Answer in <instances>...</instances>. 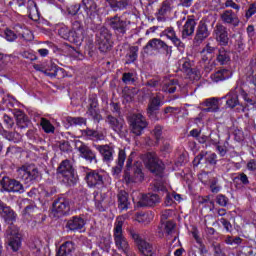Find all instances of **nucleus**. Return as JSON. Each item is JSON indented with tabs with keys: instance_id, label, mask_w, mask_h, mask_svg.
<instances>
[{
	"instance_id": "nucleus-4",
	"label": "nucleus",
	"mask_w": 256,
	"mask_h": 256,
	"mask_svg": "<svg viewBox=\"0 0 256 256\" xmlns=\"http://www.w3.org/2000/svg\"><path fill=\"white\" fill-rule=\"evenodd\" d=\"M85 181L88 187H103L105 183H111V178L105 171L92 170L86 173Z\"/></svg>"
},
{
	"instance_id": "nucleus-51",
	"label": "nucleus",
	"mask_w": 256,
	"mask_h": 256,
	"mask_svg": "<svg viewBox=\"0 0 256 256\" xmlns=\"http://www.w3.org/2000/svg\"><path fill=\"white\" fill-rule=\"evenodd\" d=\"M99 247L102 251H109L111 249V238H101Z\"/></svg>"
},
{
	"instance_id": "nucleus-24",
	"label": "nucleus",
	"mask_w": 256,
	"mask_h": 256,
	"mask_svg": "<svg viewBox=\"0 0 256 256\" xmlns=\"http://www.w3.org/2000/svg\"><path fill=\"white\" fill-rule=\"evenodd\" d=\"M173 9V0H165L163 1L160 9L157 12V21H165V15L171 13Z\"/></svg>"
},
{
	"instance_id": "nucleus-64",
	"label": "nucleus",
	"mask_w": 256,
	"mask_h": 256,
	"mask_svg": "<svg viewBox=\"0 0 256 256\" xmlns=\"http://www.w3.org/2000/svg\"><path fill=\"white\" fill-rule=\"evenodd\" d=\"M246 168L248 171H256V159H250L246 164Z\"/></svg>"
},
{
	"instance_id": "nucleus-33",
	"label": "nucleus",
	"mask_w": 256,
	"mask_h": 256,
	"mask_svg": "<svg viewBox=\"0 0 256 256\" xmlns=\"http://www.w3.org/2000/svg\"><path fill=\"white\" fill-rule=\"evenodd\" d=\"M106 123L110 125L111 129H113L115 133H121V131H123V120H119L113 116H108L106 119Z\"/></svg>"
},
{
	"instance_id": "nucleus-35",
	"label": "nucleus",
	"mask_w": 256,
	"mask_h": 256,
	"mask_svg": "<svg viewBox=\"0 0 256 256\" xmlns=\"http://www.w3.org/2000/svg\"><path fill=\"white\" fill-rule=\"evenodd\" d=\"M100 51H109L112 47L111 34L101 33L100 34Z\"/></svg>"
},
{
	"instance_id": "nucleus-17",
	"label": "nucleus",
	"mask_w": 256,
	"mask_h": 256,
	"mask_svg": "<svg viewBox=\"0 0 256 256\" xmlns=\"http://www.w3.org/2000/svg\"><path fill=\"white\" fill-rule=\"evenodd\" d=\"M124 179L126 183H141L145 179V175L140 167H135L132 173H129V170L125 171Z\"/></svg>"
},
{
	"instance_id": "nucleus-5",
	"label": "nucleus",
	"mask_w": 256,
	"mask_h": 256,
	"mask_svg": "<svg viewBox=\"0 0 256 256\" xmlns=\"http://www.w3.org/2000/svg\"><path fill=\"white\" fill-rule=\"evenodd\" d=\"M6 238L8 239V245L15 253L21 249V234H19V228L13 224H10L6 230Z\"/></svg>"
},
{
	"instance_id": "nucleus-53",
	"label": "nucleus",
	"mask_w": 256,
	"mask_h": 256,
	"mask_svg": "<svg viewBox=\"0 0 256 256\" xmlns=\"http://www.w3.org/2000/svg\"><path fill=\"white\" fill-rule=\"evenodd\" d=\"M152 135L155 137L157 143L161 141V137L163 135V128L161 126H156L152 131Z\"/></svg>"
},
{
	"instance_id": "nucleus-59",
	"label": "nucleus",
	"mask_w": 256,
	"mask_h": 256,
	"mask_svg": "<svg viewBox=\"0 0 256 256\" xmlns=\"http://www.w3.org/2000/svg\"><path fill=\"white\" fill-rule=\"evenodd\" d=\"M130 237L135 241L137 245H140V243H143V239H141V236H139V233L135 230H130L129 231Z\"/></svg>"
},
{
	"instance_id": "nucleus-50",
	"label": "nucleus",
	"mask_w": 256,
	"mask_h": 256,
	"mask_svg": "<svg viewBox=\"0 0 256 256\" xmlns=\"http://www.w3.org/2000/svg\"><path fill=\"white\" fill-rule=\"evenodd\" d=\"M205 157V163L208 165H217V154L213 152H207Z\"/></svg>"
},
{
	"instance_id": "nucleus-11",
	"label": "nucleus",
	"mask_w": 256,
	"mask_h": 256,
	"mask_svg": "<svg viewBox=\"0 0 256 256\" xmlns=\"http://www.w3.org/2000/svg\"><path fill=\"white\" fill-rule=\"evenodd\" d=\"M0 184L2 186V189H4V191H7L8 193H23L25 191L21 182L10 179L9 177L2 178Z\"/></svg>"
},
{
	"instance_id": "nucleus-8",
	"label": "nucleus",
	"mask_w": 256,
	"mask_h": 256,
	"mask_svg": "<svg viewBox=\"0 0 256 256\" xmlns=\"http://www.w3.org/2000/svg\"><path fill=\"white\" fill-rule=\"evenodd\" d=\"M83 39H85V30L81 21L76 20L72 23L69 42L79 46L83 43Z\"/></svg>"
},
{
	"instance_id": "nucleus-54",
	"label": "nucleus",
	"mask_w": 256,
	"mask_h": 256,
	"mask_svg": "<svg viewBox=\"0 0 256 256\" xmlns=\"http://www.w3.org/2000/svg\"><path fill=\"white\" fill-rule=\"evenodd\" d=\"M81 9V4H73L68 7V14L72 15V17H75L79 13V10Z\"/></svg>"
},
{
	"instance_id": "nucleus-36",
	"label": "nucleus",
	"mask_w": 256,
	"mask_h": 256,
	"mask_svg": "<svg viewBox=\"0 0 256 256\" xmlns=\"http://www.w3.org/2000/svg\"><path fill=\"white\" fill-rule=\"evenodd\" d=\"M219 100L217 98H209L205 101V106L207 108H204V113H216V111H219Z\"/></svg>"
},
{
	"instance_id": "nucleus-28",
	"label": "nucleus",
	"mask_w": 256,
	"mask_h": 256,
	"mask_svg": "<svg viewBox=\"0 0 256 256\" xmlns=\"http://www.w3.org/2000/svg\"><path fill=\"white\" fill-rule=\"evenodd\" d=\"M231 77V71L228 69H220L211 74L210 79L213 83H219L221 81H226Z\"/></svg>"
},
{
	"instance_id": "nucleus-57",
	"label": "nucleus",
	"mask_w": 256,
	"mask_h": 256,
	"mask_svg": "<svg viewBox=\"0 0 256 256\" xmlns=\"http://www.w3.org/2000/svg\"><path fill=\"white\" fill-rule=\"evenodd\" d=\"M205 155H207V152L202 151L201 153H199L193 160V165L194 167H199V165H201V161H203V159H205Z\"/></svg>"
},
{
	"instance_id": "nucleus-23",
	"label": "nucleus",
	"mask_w": 256,
	"mask_h": 256,
	"mask_svg": "<svg viewBox=\"0 0 256 256\" xmlns=\"http://www.w3.org/2000/svg\"><path fill=\"white\" fill-rule=\"evenodd\" d=\"M78 151L81 154V157H83V159L86 161H89V163H93V161L97 163V155L85 144H82L80 147H78Z\"/></svg>"
},
{
	"instance_id": "nucleus-25",
	"label": "nucleus",
	"mask_w": 256,
	"mask_h": 256,
	"mask_svg": "<svg viewBox=\"0 0 256 256\" xmlns=\"http://www.w3.org/2000/svg\"><path fill=\"white\" fill-rule=\"evenodd\" d=\"M75 243L71 241L64 242L56 252V256H73Z\"/></svg>"
},
{
	"instance_id": "nucleus-13",
	"label": "nucleus",
	"mask_w": 256,
	"mask_h": 256,
	"mask_svg": "<svg viewBox=\"0 0 256 256\" xmlns=\"http://www.w3.org/2000/svg\"><path fill=\"white\" fill-rule=\"evenodd\" d=\"M95 149L100 153L102 161L104 163H111L113 156L115 155V148L109 144L97 145L94 144Z\"/></svg>"
},
{
	"instance_id": "nucleus-18",
	"label": "nucleus",
	"mask_w": 256,
	"mask_h": 256,
	"mask_svg": "<svg viewBox=\"0 0 256 256\" xmlns=\"http://www.w3.org/2000/svg\"><path fill=\"white\" fill-rule=\"evenodd\" d=\"M66 227L69 231L83 233V231H85V219L79 216H74L68 220Z\"/></svg>"
},
{
	"instance_id": "nucleus-19",
	"label": "nucleus",
	"mask_w": 256,
	"mask_h": 256,
	"mask_svg": "<svg viewBox=\"0 0 256 256\" xmlns=\"http://www.w3.org/2000/svg\"><path fill=\"white\" fill-rule=\"evenodd\" d=\"M20 208L24 209L22 211L23 217H29L30 215H33L35 211H37V205L35 204V202L27 198L21 200Z\"/></svg>"
},
{
	"instance_id": "nucleus-15",
	"label": "nucleus",
	"mask_w": 256,
	"mask_h": 256,
	"mask_svg": "<svg viewBox=\"0 0 256 256\" xmlns=\"http://www.w3.org/2000/svg\"><path fill=\"white\" fill-rule=\"evenodd\" d=\"M0 217L4 219L5 223H11V225L17 221V213L3 201H0Z\"/></svg>"
},
{
	"instance_id": "nucleus-60",
	"label": "nucleus",
	"mask_w": 256,
	"mask_h": 256,
	"mask_svg": "<svg viewBox=\"0 0 256 256\" xmlns=\"http://www.w3.org/2000/svg\"><path fill=\"white\" fill-rule=\"evenodd\" d=\"M5 39L6 41L13 42L15 39H17V34L13 32L12 30L6 29L5 30Z\"/></svg>"
},
{
	"instance_id": "nucleus-32",
	"label": "nucleus",
	"mask_w": 256,
	"mask_h": 256,
	"mask_svg": "<svg viewBox=\"0 0 256 256\" xmlns=\"http://www.w3.org/2000/svg\"><path fill=\"white\" fill-rule=\"evenodd\" d=\"M106 3L113 11H123L129 7V0H106Z\"/></svg>"
},
{
	"instance_id": "nucleus-6",
	"label": "nucleus",
	"mask_w": 256,
	"mask_h": 256,
	"mask_svg": "<svg viewBox=\"0 0 256 256\" xmlns=\"http://www.w3.org/2000/svg\"><path fill=\"white\" fill-rule=\"evenodd\" d=\"M18 177L22 179L26 185H31L39 177V170L32 165H24L18 169Z\"/></svg>"
},
{
	"instance_id": "nucleus-27",
	"label": "nucleus",
	"mask_w": 256,
	"mask_h": 256,
	"mask_svg": "<svg viewBox=\"0 0 256 256\" xmlns=\"http://www.w3.org/2000/svg\"><path fill=\"white\" fill-rule=\"evenodd\" d=\"M197 26V22L195 19H188L183 28H182V39H187V37H191L195 33V27Z\"/></svg>"
},
{
	"instance_id": "nucleus-12",
	"label": "nucleus",
	"mask_w": 256,
	"mask_h": 256,
	"mask_svg": "<svg viewBox=\"0 0 256 256\" xmlns=\"http://www.w3.org/2000/svg\"><path fill=\"white\" fill-rule=\"evenodd\" d=\"M150 49H152V51H161V49H163L166 53H171V46L167 45L165 41L159 38H153L148 41L144 47L145 53H149Z\"/></svg>"
},
{
	"instance_id": "nucleus-38",
	"label": "nucleus",
	"mask_w": 256,
	"mask_h": 256,
	"mask_svg": "<svg viewBox=\"0 0 256 256\" xmlns=\"http://www.w3.org/2000/svg\"><path fill=\"white\" fill-rule=\"evenodd\" d=\"M142 201L147 207H153V205L161 201V198L157 194L148 193L142 196Z\"/></svg>"
},
{
	"instance_id": "nucleus-16",
	"label": "nucleus",
	"mask_w": 256,
	"mask_h": 256,
	"mask_svg": "<svg viewBox=\"0 0 256 256\" xmlns=\"http://www.w3.org/2000/svg\"><path fill=\"white\" fill-rule=\"evenodd\" d=\"M108 24L115 33H120L121 35L127 33V21L121 19L119 16L110 18Z\"/></svg>"
},
{
	"instance_id": "nucleus-39",
	"label": "nucleus",
	"mask_w": 256,
	"mask_h": 256,
	"mask_svg": "<svg viewBox=\"0 0 256 256\" xmlns=\"http://www.w3.org/2000/svg\"><path fill=\"white\" fill-rule=\"evenodd\" d=\"M125 159H127V154L125 150H120L118 153L117 166L113 168V175H119L125 165Z\"/></svg>"
},
{
	"instance_id": "nucleus-22",
	"label": "nucleus",
	"mask_w": 256,
	"mask_h": 256,
	"mask_svg": "<svg viewBox=\"0 0 256 256\" xmlns=\"http://www.w3.org/2000/svg\"><path fill=\"white\" fill-rule=\"evenodd\" d=\"M237 89V86L234 87L232 90H230V92L227 95L222 97V99H227L226 105L230 109H235V107L239 105V95L237 94Z\"/></svg>"
},
{
	"instance_id": "nucleus-34",
	"label": "nucleus",
	"mask_w": 256,
	"mask_h": 256,
	"mask_svg": "<svg viewBox=\"0 0 256 256\" xmlns=\"http://www.w3.org/2000/svg\"><path fill=\"white\" fill-rule=\"evenodd\" d=\"M155 219V214L152 211L141 212L136 214V221L142 223L143 225H149L150 222Z\"/></svg>"
},
{
	"instance_id": "nucleus-56",
	"label": "nucleus",
	"mask_w": 256,
	"mask_h": 256,
	"mask_svg": "<svg viewBox=\"0 0 256 256\" xmlns=\"http://www.w3.org/2000/svg\"><path fill=\"white\" fill-rule=\"evenodd\" d=\"M240 95L248 105H255V100L249 98V94L240 88Z\"/></svg>"
},
{
	"instance_id": "nucleus-9",
	"label": "nucleus",
	"mask_w": 256,
	"mask_h": 256,
	"mask_svg": "<svg viewBox=\"0 0 256 256\" xmlns=\"http://www.w3.org/2000/svg\"><path fill=\"white\" fill-rule=\"evenodd\" d=\"M70 209L69 200L67 198L60 197L54 201L52 213L55 217H63L69 213Z\"/></svg>"
},
{
	"instance_id": "nucleus-21",
	"label": "nucleus",
	"mask_w": 256,
	"mask_h": 256,
	"mask_svg": "<svg viewBox=\"0 0 256 256\" xmlns=\"http://www.w3.org/2000/svg\"><path fill=\"white\" fill-rule=\"evenodd\" d=\"M211 35V32H209V28H207V24L205 22L201 21L198 24L197 30H196V35H195V41L197 43H203L207 37Z\"/></svg>"
},
{
	"instance_id": "nucleus-3",
	"label": "nucleus",
	"mask_w": 256,
	"mask_h": 256,
	"mask_svg": "<svg viewBox=\"0 0 256 256\" xmlns=\"http://www.w3.org/2000/svg\"><path fill=\"white\" fill-rule=\"evenodd\" d=\"M57 173L66 185H76L77 181H79V176H77V172H75L73 164L69 160H64L60 163Z\"/></svg>"
},
{
	"instance_id": "nucleus-37",
	"label": "nucleus",
	"mask_w": 256,
	"mask_h": 256,
	"mask_svg": "<svg viewBox=\"0 0 256 256\" xmlns=\"http://www.w3.org/2000/svg\"><path fill=\"white\" fill-rule=\"evenodd\" d=\"M138 249L143 256L155 255V248H153V245L145 240L143 242H140V245H138Z\"/></svg>"
},
{
	"instance_id": "nucleus-1",
	"label": "nucleus",
	"mask_w": 256,
	"mask_h": 256,
	"mask_svg": "<svg viewBox=\"0 0 256 256\" xmlns=\"http://www.w3.org/2000/svg\"><path fill=\"white\" fill-rule=\"evenodd\" d=\"M143 162L146 169H149L151 173L155 175V179L152 182L153 191L158 193H166L165 205L171 207L173 205V194L169 193L167 188V181L163 177V171L165 170V165L163 161L157 157L155 152H148L143 156Z\"/></svg>"
},
{
	"instance_id": "nucleus-10",
	"label": "nucleus",
	"mask_w": 256,
	"mask_h": 256,
	"mask_svg": "<svg viewBox=\"0 0 256 256\" xmlns=\"http://www.w3.org/2000/svg\"><path fill=\"white\" fill-rule=\"evenodd\" d=\"M221 136L218 131H212L210 133V143L216 147V151L220 157H225L227 151H229V141H225L223 144L220 142Z\"/></svg>"
},
{
	"instance_id": "nucleus-41",
	"label": "nucleus",
	"mask_w": 256,
	"mask_h": 256,
	"mask_svg": "<svg viewBox=\"0 0 256 256\" xmlns=\"http://www.w3.org/2000/svg\"><path fill=\"white\" fill-rule=\"evenodd\" d=\"M159 107H161V98L159 97L152 98L148 104V110H147L148 115H153L155 111H159Z\"/></svg>"
},
{
	"instance_id": "nucleus-43",
	"label": "nucleus",
	"mask_w": 256,
	"mask_h": 256,
	"mask_svg": "<svg viewBox=\"0 0 256 256\" xmlns=\"http://www.w3.org/2000/svg\"><path fill=\"white\" fill-rule=\"evenodd\" d=\"M162 91L164 93H175V91H177V81L166 80L162 86Z\"/></svg>"
},
{
	"instance_id": "nucleus-48",
	"label": "nucleus",
	"mask_w": 256,
	"mask_h": 256,
	"mask_svg": "<svg viewBox=\"0 0 256 256\" xmlns=\"http://www.w3.org/2000/svg\"><path fill=\"white\" fill-rule=\"evenodd\" d=\"M5 139H7V141H12L13 143H19L23 138L18 132H7Z\"/></svg>"
},
{
	"instance_id": "nucleus-45",
	"label": "nucleus",
	"mask_w": 256,
	"mask_h": 256,
	"mask_svg": "<svg viewBox=\"0 0 256 256\" xmlns=\"http://www.w3.org/2000/svg\"><path fill=\"white\" fill-rule=\"evenodd\" d=\"M67 123H69V125L77 127V125L79 127L86 125L87 124V120L83 117H67L66 119Z\"/></svg>"
},
{
	"instance_id": "nucleus-49",
	"label": "nucleus",
	"mask_w": 256,
	"mask_h": 256,
	"mask_svg": "<svg viewBox=\"0 0 256 256\" xmlns=\"http://www.w3.org/2000/svg\"><path fill=\"white\" fill-rule=\"evenodd\" d=\"M26 7L28 9V13L30 14V17L33 15H37V13H39V10L37 9V4L33 0H28L26 2Z\"/></svg>"
},
{
	"instance_id": "nucleus-26",
	"label": "nucleus",
	"mask_w": 256,
	"mask_h": 256,
	"mask_svg": "<svg viewBox=\"0 0 256 256\" xmlns=\"http://www.w3.org/2000/svg\"><path fill=\"white\" fill-rule=\"evenodd\" d=\"M221 19L223 23H227L228 25H239V18L237 17V14L233 12V10H225L221 14Z\"/></svg>"
},
{
	"instance_id": "nucleus-20",
	"label": "nucleus",
	"mask_w": 256,
	"mask_h": 256,
	"mask_svg": "<svg viewBox=\"0 0 256 256\" xmlns=\"http://www.w3.org/2000/svg\"><path fill=\"white\" fill-rule=\"evenodd\" d=\"M216 41L223 47L229 44V35L227 33V28L223 25H216L215 29Z\"/></svg>"
},
{
	"instance_id": "nucleus-63",
	"label": "nucleus",
	"mask_w": 256,
	"mask_h": 256,
	"mask_svg": "<svg viewBox=\"0 0 256 256\" xmlns=\"http://www.w3.org/2000/svg\"><path fill=\"white\" fill-rule=\"evenodd\" d=\"M256 13V5L255 4H251L248 8V10L246 11V18L247 19H251L252 15H255Z\"/></svg>"
},
{
	"instance_id": "nucleus-7",
	"label": "nucleus",
	"mask_w": 256,
	"mask_h": 256,
	"mask_svg": "<svg viewBox=\"0 0 256 256\" xmlns=\"http://www.w3.org/2000/svg\"><path fill=\"white\" fill-rule=\"evenodd\" d=\"M129 124L131 131L134 135H142L143 131L147 128V120L141 114H133L129 117Z\"/></svg>"
},
{
	"instance_id": "nucleus-46",
	"label": "nucleus",
	"mask_w": 256,
	"mask_h": 256,
	"mask_svg": "<svg viewBox=\"0 0 256 256\" xmlns=\"http://www.w3.org/2000/svg\"><path fill=\"white\" fill-rule=\"evenodd\" d=\"M40 125L44 131V133H55V126L51 124V121H49L46 118H41Z\"/></svg>"
},
{
	"instance_id": "nucleus-31",
	"label": "nucleus",
	"mask_w": 256,
	"mask_h": 256,
	"mask_svg": "<svg viewBox=\"0 0 256 256\" xmlns=\"http://www.w3.org/2000/svg\"><path fill=\"white\" fill-rule=\"evenodd\" d=\"M15 30L18 33V36L21 37L24 41H33L34 36L31 30L27 29L25 26L17 24Z\"/></svg>"
},
{
	"instance_id": "nucleus-58",
	"label": "nucleus",
	"mask_w": 256,
	"mask_h": 256,
	"mask_svg": "<svg viewBox=\"0 0 256 256\" xmlns=\"http://www.w3.org/2000/svg\"><path fill=\"white\" fill-rule=\"evenodd\" d=\"M216 203L220 205V207H227V203H229V199H227V197H225L224 195L219 194L216 197Z\"/></svg>"
},
{
	"instance_id": "nucleus-55",
	"label": "nucleus",
	"mask_w": 256,
	"mask_h": 256,
	"mask_svg": "<svg viewBox=\"0 0 256 256\" xmlns=\"http://www.w3.org/2000/svg\"><path fill=\"white\" fill-rule=\"evenodd\" d=\"M13 56L0 53V67H4L7 63H11Z\"/></svg>"
},
{
	"instance_id": "nucleus-2",
	"label": "nucleus",
	"mask_w": 256,
	"mask_h": 256,
	"mask_svg": "<svg viewBox=\"0 0 256 256\" xmlns=\"http://www.w3.org/2000/svg\"><path fill=\"white\" fill-rule=\"evenodd\" d=\"M114 243L118 251H121L126 256H134L131 248L129 247V241L123 234V220L117 219L113 229Z\"/></svg>"
},
{
	"instance_id": "nucleus-61",
	"label": "nucleus",
	"mask_w": 256,
	"mask_h": 256,
	"mask_svg": "<svg viewBox=\"0 0 256 256\" xmlns=\"http://www.w3.org/2000/svg\"><path fill=\"white\" fill-rule=\"evenodd\" d=\"M21 55L24 59H28L29 61H35V59H37V56H35V54L31 50H26L22 52Z\"/></svg>"
},
{
	"instance_id": "nucleus-30",
	"label": "nucleus",
	"mask_w": 256,
	"mask_h": 256,
	"mask_svg": "<svg viewBox=\"0 0 256 256\" xmlns=\"http://www.w3.org/2000/svg\"><path fill=\"white\" fill-rule=\"evenodd\" d=\"M129 205H131V202H129V194L125 191H120L118 193V209L120 211H127Z\"/></svg>"
},
{
	"instance_id": "nucleus-52",
	"label": "nucleus",
	"mask_w": 256,
	"mask_h": 256,
	"mask_svg": "<svg viewBox=\"0 0 256 256\" xmlns=\"http://www.w3.org/2000/svg\"><path fill=\"white\" fill-rule=\"evenodd\" d=\"M122 81L125 85H133L135 83V78L133 77V73L127 72L124 73L122 76Z\"/></svg>"
},
{
	"instance_id": "nucleus-62",
	"label": "nucleus",
	"mask_w": 256,
	"mask_h": 256,
	"mask_svg": "<svg viewBox=\"0 0 256 256\" xmlns=\"http://www.w3.org/2000/svg\"><path fill=\"white\" fill-rule=\"evenodd\" d=\"M224 5L226 8L230 7L231 9H234L235 11H239L241 9V6L237 3H235L233 0H226Z\"/></svg>"
},
{
	"instance_id": "nucleus-14",
	"label": "nucleus",
	"mask_w": 256,
	"mask_h": 256,
	"mask_svg": "<svg viewBox=\"0 0 256 256\" xmlns=\"http://www.w3.org/2000/svg\"><path fill=\"white\" fill-rule=\"evenodd\" d=\"M163 35L167 37L170 41H172L173 45L177 47L178 51L180 53H185V43L177 37V33L175 32V29L173 27H168L163 31Z\"/></svg>"
},
{
	"instance_id": "nucleus-29",
	"label": "nucleus",
	"mask_w": 256,
	"mask_h": 256,
	"mask_svg": "<svg viewBox=\"0 0 256 256\" xmlns=\"http://www.w3.org/2000/svg\"><path fill=\"white\" fill-rule=\"evenodd\" d=\"M83 7L87 14V17L93 19L97 15V4L95 0H82Z\"/></svg>"
},
{
	"instance_id": "nucleus-40",
	"label": "nucleus",
	"mask_w": 256,
	"mask_h": 256,
	"mask_svg": "<svg viewBox=\"0 0 256 256\" xmlns=\"http://www.w3.org/2000/svg\"><path fill=\"white\" fill-rule=\"evenodd\" d=\"M56 31H57L59 37H61L65 41H69V39L71 37V29H69V27H67V25H65V24L57 25Z\"/></svg>"
},
{
	"instance_id": "nucleus-42",
	"label": "nucleus",
	"mask_w": 256,
	"mask_h": 256,
	"mask_svg": "<svg viewBox=\"0 0 256 256\" xmlns=\"http://www.w3.org/2000/svg\"><path fill=\"white\" fill-rule=\"evenodd\" d=\"M217 61L220 65H227V63L231 61V56H229V52H227L225 48L219 49Z\"/></svg>"
},
{
	"instance_id": "nucleus-47",
	"label": "nucleus",
	"mask_w": 256,
	"mask_h": 256,
	"mask_svg": "<svg viewBox=\"0 0 256 256\" xmlns=\"http://www.w3.org/2000/svg\"><path fill=\"white\" fill-rule=\"evenodd\" d=\"M83 135H87L89 139H94L95 141H102V139H104V136L102 134H99V132L92 129L84 130Z\"/></svg>"
},
{
	"instance_id": "nucleus-44",
	"label": "nucleus",
	"mask_w": 256,
	"mask_h": 256,
	"mask_svg": "<svg viewBox=\"0 0 256 256\" xmlns=\"http://www.w3.org/2000/svg\"><path fill=\"white\" fill-rule=\"evenodd\" d=\"M137 57H139V47L138 46H132L130 47V52L126 55V63L131 64L135 63L137 61Z\"/></svg>"
}]
</instances>
